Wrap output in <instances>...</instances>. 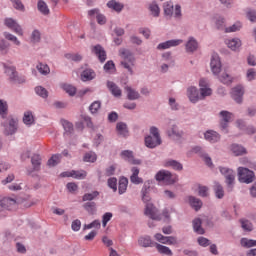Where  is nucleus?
I'll list each match as a JSON object with an SVG mask.
<instances>
[{
    "instance_id": "nucleus-1",
    "label": "nucleus",
    "mask_w": 256,
    "mask_h": 256,
    "mask_svg": "<svg viewBox=\"0 0 256 256\" xmlns=\"http://www.w3.org/2000/svg\"><path fill=\"white\" fill-rule=\"evenodd\" d=\"M149 189H151V186L149 183H145L142 190V201L143 203H146L145 207V215L152 219V221H161V215H159V211L153 204L149 203L151 201V197L149 196Z\"/></svg>"
},
{
    "instance_id": "nucleus-2",
    "label": "nucleus",
    "mask_w": 256,
    "mask_h": 256,
    "mask_svg": "<svg viewBox=\"0 0 256 256\" xmlns=\"http://www.w3.org/2000/svg\"><path fill=\"white\" fill-rule=\"evenodd\" d=\"M145 145L149 149H155V147L161 145V135L159 134V129H157V127L152 126L150 128V135L145 137Z\"/></svg>"
},
{
    "instance_id": "nucleus-3",
    "label": "nucleus",
    "mask_w": 256,
    "mask_h": 256,
    "mask_svg": "<svg viewBox=\"0 0 256 256\" xmlns=\"http://www.w3.org/2000/svg\"><path fill=\"white\" fill-rule=\"evenodd\" d=\"M120 57L123 59L121 61L122 67L127 69L131 75H133V67H135V57L127 49H120Z\"/></svg>"
},
{
    "instance_id": "nucleus-4",
    "label": "nucleus",
    "mask_w": 256,
    "mask_h": 256,
    "mask_svg": "<svg viewBox=\"0 0 256 256\" xmlns=\"http://www.w3.org/2000/svg\"><path fill=\"white\" fill-rule=\"evenodd\" d=\"M238 177L240 183H253L255 181V172L249 170L248 168L239 167L238 168Z\"/></svg>"
},
{
    "instance_id": "nucleus-5",
    "label": "nucleus",
    "mask_w": 256,
    "mask_h": 256,
    "mask_svg": "<svg viewBox=\"0 0 256 256\" xmlns=\"http://www.w3.org/2000/svg\"><path fill=\"white\" fill-rule=\"evenodd\" d=\"M3 67L6 75H8V77L11 81H13V83H25V77H19L14 66H9L4 63Z\"/></svg>"
},
{
    "instance_id": "nucleus-6",
    "label": "nucleus",
    "mask_w": 256,
    "mask_h": 256,
    "mask_svg": "<svg viewBox=\"0 0 256 256\" xmlns=\"http://www.w3.org/2000/svg\"><path fill=\"white\" fill-rule=\"evenodd\" d=\"M155 177L156 181H163V183H166V185H173V183L176 181L175 176H173V174L167 170H160Z\"/></svg>"
},
{
    "instance_id": "nucleus-7",
    "label": "nucleus",
    "mask_w": 256,
    "mask_h": 256,
    "mask_svg": "<svg viewBox=\"0 0 256 256\" xmlns=\"http://www.w3.org/2000/svg\"><path fill=\"white\" fill-rule=\"evenodd\" d=\"M4 24L6 25V27H8V29H11V31L16 33V35L23 37V28L21 27V25H19V23H17L16 20H14L13 18H6L4 20Z\"/></svg>"
},
{
    "instance_id": "nucleus-8",
    "label": "nucleus",
    "mask_w": 256,
    "mask_h": 256,
    "mask_svg": "<svg viewBox=\"0 0 256 256\" xmlns=\"http://www.w3.org/2000/svg\"><path fill=\"white\" fill-rule=\"evenodd\" d=\"M88 17L89 19H96L98 25H105V23H107V17H105L98 8L89 10Z\"/></svg>"
},
{
    "instance_id": "nucleus-9",
    "label": "nucleus",
    "mask_w": 256,
    "mask_h": 256,
    "mask_svg": "<svg viewBox=\"0 0 256 256\" xmlns=\"http://www.w3.org/2000/svg\"><path fill=\"white\" fill-rule=\"evenodd\" d=\"M220 117L222 118L220 127L222 131H224V133H227L228 123H231V121H233V113L229 111H221Z\"/></svg>"
},
{
    "instance_id": "nucleus-10",
    "label": "nucleus",
    "mask_w": 256,
    "mask_h": 256,
    "mask_svg": "<svg viewBox=\"0 0 256 256\" xmlns=\"http://www.w3.org/2000/svg\"><path fill=\"white\" fill-rule=\"evenodd\" d=\"M220 173L224 175L227 185L233 187V183H235V172L232 169L221 167Z\"/></svg>"
},
{
    "instance_id": "nucleus-11",
    "label": "nucleus",
    "mask_w": 256,
    "mask_h": 256,
    "mask_svg": "<svg viewBox=\"0 0 256 256\" xmlns=\"http://www.w3.org/2000/svg\"><path fill=\"white\" fill-rule=\"evenodd\" d=\"M154 239L163 245H177V238L173 236H163L161 233L154 235Z\"/></svg>"
},
{
    "instance_id": "nucleus-12",
    "label": "nucleus",
    "mask_w": 256,
    "mask_h": 256,
    "mask_svg": "<svg viewBox=\"0 0 256 256\" xmlns=\"http://www.w3.org/2000/svg\"><path fill=\"white\" fill-rule=\"evenodd\" d=\"M210 67L214 75H219V73H221V58H219V54L212 55Z\"/></svg>"
},
{
    "instance_id": "nucleus-13",
    "label": "nucleus",
    "mask_w": 256,
    "mask_h": 256,
    "mask_svg": "<svg viewBox=\"0 0 256 256\" xmlns=\"http://www.w3.org/2000/svg\"><path fill=\"white\" fill-rule=\"evenodd\" d=\"M200 86V99H205V97H209L213 93L211 88H209V84L207 83V80L205 78L200 79L199 82Z\"/></svg>"
},
{
    "instance_id": "nucleus-14",
    "label": "nucleus",
    "mask_w": 256,
    "mask_h": 256,
    "mask_svg": "<svg viewBox=\"0 0 256 256\" xmlns=\"http://www.w3.org/2000/svg\"><path fill=\"white\" fill-rule=\"evenodd\" d=\"M245 91L243 90V86H236L231 91V97L236 101V103H243V95Z\"/></svg>"
},
{
    "instance_id": "nucleus-15",
    "label": "nucleus",
    "mask_w": 256,
    "mask_h": 256,
    "mask_svg": "<svg viewBox=\"0 0 256 256\" xmlns=\"http://www.w3.org/2000/svg\"><path fill=\"white\" fill-rule=\"evenodd\" d=\"M61 177H73V179H85V177H87V172L85 170H79V171L72 170L70 172L61 173Z\"/></svg>"
},
{
    "instance_id": "nucleus-16",
    "label": "nucleus",
    "mask_w": 256,
    "mask_h": 256,
    "mask_svg": "<svg viewBox=\"0 0 256 256\" xmlns=\"http://www.w3.org/2000/svg\"><path fill=\"white\" fill-rule=\"evenodd\" d=\"M92 53H94L98 57L101 63H104V61L107 60V53L105 52V49H103V46L101 45L93 46Z\"/></svg>"
},
{
    "instance_id": "nucleus-17",
    "label": "nucleus",
    "mask_w": 256,
    "mask_h": 256,
    "mask_svg": "<svg viewBox=\"0 0 256 256\" xmlns=\"http://www.w3.org/2000/svg\"><path fill=\"white\" fill-rule=\"evenodd\" d=\"M0 205H1L2 209L11 210V209H13V207H15V205H17V200L13 199V198L6 197L0 201Z\"/></svg>"
},
{
    "instance_id": "nucleus-18",
    "label": "nucleus",
    "mask_w": 256,
    "mask_h": 256,
    "mask_svg": "<svg viewBox=\"0 0 256 256\" xmlns=\"http://www.w3.org/2000/svg\"><path fill=\"white\" fill-rule=\"evenodd\" d=\"M187 95L191 103H197L201 96H199V91L195 87H190L187 90Z\"/></svg>"
},
{
    "instance_id": "nucleus-19",
    "label": "nucleus",
    "mask_w": 256,
    "mask_h": 256,
    "mask_svg": "<svg viewBox=\"0 0 256 256\" xmlns=\"http://www.w3.org/2000/svg\"><path fill=\"white\" fill-rule=\"evenodd\" d=\"M131 171H132V175L130 176L131 183H134V185H141V183H143V178L139 177V168L132 167Z\"/></svg>"
},
{
    "instance_id": "nucleus-20",
    "label": "nucleus",
    "mask_w": 256,
    "mask_h": 256,
    "mask_svg": "<svg viewBox=\"0 0 256 256\" xmlns=\"http://www.w3.org/2000/svg\"><path fill=\"white\" fill-rule=\"evenodd\" d=\"M204 137L206 141H209L210 143H217L219 139H221V136L219 133L213 131V130H208L205 134Z\"/></svg>"
},
{
    "instance_id": "nucleus-21",
    "label": "nucleus",
    "mask_w": 256,
    "mask_h": 256,
    "mask_svg": "<svg viewBox=\"0 0 256 256\" xmlns=\"http://www.w3.org/2000/svg\"><path fill=\"white\" fill-rule=\"evenodd\" d=\"M17 131V121L15 119L8 120V125L5 126V135H13Z\"/></svg>"
},
{
    "instance_id": "nucleus-22",
    "label": "nucleus",
    "mask_w": 256,
    "mask_h": 256,
    "mask_svg": "<svg viewBox=\"0 0 256 256\" xmlns=\"http://www.w3.org/2000/svg\"><path fill=\"white\" fill-rule=\"evenodd\" d=\"M121 157L134 165H139V163H141V161L133 159V151L124 150L121 152Z\"/></svg>"
},
{
    "instance_id": "nucleus-23",
    "label": "nucleus",
    "mask_w": 256,
    "mask_h": 256,
    "mask_svg": "<svg viewBox=\"0 0 256 256\" xmlns=\"http://www.w3.org/2000/svg\"><path fill=\"white\" fill-rule=\"evenodd\" d=\"M225 43L232 51H237L241 47V40L239 38L227 39Z\"/></svg>"
},
{
    "instance_id": "nucleus-24",
    "label": "nucleus",
    "mask_w": 256,
    "mask_h": 256,
    "mask_svg": "<svg viewBox=\"0 0 256 256\" xmlns=\"http://www.w3.org/2000/svg\"><path fill=\"white\" fill-rule=\"evenodd\" d=\"M107 87L109 91L112 93V95H114V97H121V88H119V86H117L115 82L108 81Z\"/></svg>"
},
{
    "instance_id": "nucleus-25",
    "label": "nucleus",
    "mask_w": 256,
    "mask_h": 256,
    "mask_svg": "<svg viewBox=\"0 0 256 256\" xmlns=\"http://www.w3.org/2000/svg\"><path fill=\"white\" fill-rule=\"evenodd\" d=\"M168 135L172 139H181V137H183V131L179 130L176 125H172V127L168 130Z\"/></svg>"
},
{
    "instance_id": "nucleus-26",
    "label": "nucleus",
    "mask_w": 256,
    "mask_h": 256,
    "mask_svg": "<svg viewBox=\"0 0 256 256\" xmlns=\"http://www.w3.org/2000/svg\"><path fill=\"white\" fill-rule=\"evenodd\" d=\"M183 40H168L158 45V49H169V47H177V45H181Z\"/></svg>"
},
{
    "instance_id": "nucleus-27",
    "label": "nucleus",
    "mask_w": 256,
    "mask_h": 256,
    "mask_svg": "<svg viewBox=\"0 0 256 256\" xmlns=\"http://www.w3.org/2000/svg\"><path fill=\"white\" fill-rule=\"evenodd\" d=\"M155 243L153 242V240H151L150 236H144L139 238L138 240V245H140V247H155Z\"/></svg>"
},
{
    "instance_id": "nucleus-28",
    "label": "nucleus",
    "mask_w": 256,
    "mask_h": 256,
    "mask_svg": "<svg viewBox=\"0 0 256 256\" xmlns=\"http://www.w3.org/2000/svg\"><path fill=\"white\" fill-rule=\"evenodd\" d=\"M154 247H156L158 253H160L161 255L173 256V251H171L170 248L167 246H163L156 242L154 244Z\"/></svg>"
},
{
    "instance_id": "nucleus-29",
    "label": "nucleus",
    "mask_w": 256,
    "mask_h": 256,
    "mask_svg": "<svg viewBox=\"0 0 256 256\" xmlns=\"http://www.w3.org/2000/svg\"><path fill=\"white\" fill-rule=\"evenodd\" d=\"M198 47H199V44L197 43V40L194 38H190L186 43V51L188 53H193V51H197Z\"/></svg>"
},
{
    "instance_id": "nucleus-30",
    "label": "nucleus",
    "mask_w": 256,
    "mask_h": 256,
    "mask_svg": "<svg viewBox=\"0 0 256 256\" xmlns=\"http://www.w3.org/2000/svg\"><path fill=\"white\" fill-rule=\"evenodd\" d=\"M31 164L33 166V171H39L41 169V156L39 154H34L31 158Z\"/></svg>"
},
{
    "instance_id": "nucleus-31",
    "label": "nucleus",
    "mask_w": 256,
    "mask_h": 256,
    "mask_svg": "<svg viewBox=\"0 0 256 256\" xmlns=\"http://www.w3.org/2000/svg\"><path fill=\"white\" fill-rule=\"evenodd\" d=\"M129 185V180L126 177H122L119 180L118 191L120 195H123L127 191V186Z\"/></svg>"
},
{
    "instance_id": "nucleus-32",
    "label": "nucleus",
    "mask_w": 256,
    "mask_h": 256,
    "mask_svg": "<svg viewBox=\"0 0 256 256\" xmlns=\"http://www.w3.org/2000/svg\"><path fill=\"white\" fill-rule=\"evenodd\" d=\"M107 7L109 9H113V11H116L117 13H120V11H123V4L115 1V0H110L108 3H107Z\"/></svg>"
},
{
    "instance_id": "nucleus-33",
    "label": "nucleus",
    "mask_w": 256,
    "mask_h": 256,
    "mask_svg": "<svg viewBox=\"0 0 256 256\" xmlns=\"http://www.w3.org/2000/svg\"><path fill=\"white\" fill-rule=\"evenodd\" d=\"M23 123L24 125H28L29 127L30 125H33L35 123V117L33 116V112L27 111L24 113Z\"/></svg>"
},
{
    "instance_id": "nucleus-34",
    "label": "nucleus",
    "mask_w": 256,
    "mask_h": 256,
    "mask_svg": "<svg viewBox=\"0 0 256 256\" xmlns=\"http://www.w3.org/2000/svg\"><path fill=\"white\" fill-rule=\"evenodd\" d=\"M231 151L236 157H239V155H245V153H247V150H245V148L239 144H233L231 146Z\"/></svg>"
},
{
    "instance_id": "nucleus-35",
    "label": "nucleus",
    "mask_w": 256,
    "mask_h": 256,
    "mask_svg": "<svg viewBox=\"0 0 256 256\" xmlns=\"http://www.w3.org/2000/svg\"><path fill=\"white\" fill-rule=\"evenodd\" d=\"M82 81H91L95 79V72L91 69H86L81 74Z\"/></svg>"
},
{
    "instance_id": "nucleus-36",
    "label": "nucleus",
    "mask_w": 256,
    "mask_h": 256,
    "mask_svg": "<svg viewBox=\"0 0 256 256\" xmlns=\"http://www.w3.org/2000/svg\"><path fill=\"white\" fill-rule=\"evenodd\" d=\"M125 91L127 92V98L130 101H135V99H139V92L135 91V89L127 86L125 88Z\"/></svg>"
},
{
    "instance_id": "nucleus-37",
    "label": "nucleus",
    "mask_w": 256,
    "mask_h": 256,
    "mask_svg": "<svg viewBox=\"0 0 256 256\" xmlns=\"http://www.w3.org/2000/svg\"><path fill=\"white\" fill-rule=\"evenodd\" d=\"M189 203H190L191 207H193V209H195V211H199V209H201V207H203V202H201L199 200V198H195L193 196H190Z\"/></svg>"
},
{
    "instance_id": "nucleus-38",
    "label": "nucleus",
    "mask_w": 256,
    "mask_h": 256,
    "mask_svg": "<svg viewBox=\"0 0 256 256\" xmlns=\"http://www.w3.org/2000/svg\"><path fill=\"white\" fill-rule=\"evenodd\" d=\"M116 129L119 135H122L123 137H127V135H129V130H127V124L123 122L117 123Z\"/></svg>"
},
{
    "instance_id": "nucleus-39",
    "label": "nucleus",
    "mask_w": 256,
    "mask_h": 256,
    "mask_svg": "<svg viewBox=\"0 0 256 256\" xmlns=\"http://www.w3.org/2000/svg\"><path fill=\"white\" fill-rule=\"evenodd\" d=\"M201 223V219L199 218L193 220V229L198 235H203L205 233V230L201 227Z\"/></svg>"
},
{
    "instance_id": "nucleus-40",
    "label": "nucleus",
    "mask_w": 256,
    "mask_h": 256,
    "mask_svg": "<svg viewBox=\"0 0 256 256\" xmlns=\"http://www.w3.org/2000/svg\"><path fill=\"white\" fill-rule=\"evenodd\" d=\"M163 9H164V15H166V17L173 16V11H174L173 2H165L163 5Z\"/></svg>"
},
{
    "instance_id": "nucleus-41",
    "label": "nucleus",
    "mask_w": 256,
    "mask_h": 256,
    "mask_svg": "<svg viewBox=\"0 0 256 256\" xmlns=\"http://www.w3.org/2000/svg\"><path fill=\"white\" fill-rule=\"evenodd\" d=\"M164 166L172 167V169H175V171H181L183 169V165L175 160L166 161Z\"/></svg>"
},
{
    "instance_id": "nucleus-42",
    "label": "nucleus",
    "mask_w": 256,
    "mask_h": 256,
    "mask_svg": "<svg viewBox=\"0 0 256 256\" xmlns=\"http://www.w3.org/2000/svg\"><path fill=\"white\" fill-rule=\"evenodd\" d=\"M240 245H242L246 249H250V247H256V240L249 239V238H242L240 240Z\"/></svg>"
},
{
    "instance_id": "nucleus-43",
    "label": "nucleus",
    "mask_w": 256,
    "mask_h": 256,
    "mask_svg": "<svg viewBox=\"0 0 256 256\" xmlns=\"http://www.w3.org/2000/svg\"><path fill=\"white\" fill-rule=\"evenodd\" d=\"M149 11L153 17H159L161 13V9L159 8V5H157L156 2H152L149 5Z\"/></svg>"
},
{
    "instance_id": "nucleus-44",
    "label": "nucleus",
    "mask_w": 256,
    "mask_h": 256,
    "mask_svg": "<svg viewBox=\"0 0 256 256\" xmlns=\"http://www.w3.org/2000/svg\"><path fill=\"white\" fill-rule=\"evenodd\" d=\"M38 11H40V13H42V15H49L50 11H49V6H47V3H45V1L40 0L38 1Z\"/></svg>"
},
{
    "instance_id": "nucleus-45",
    "label": "nucleus",
    "mask_w": 256,
    "mask_h": 256,
    "mask_svg": "<svg viewBox=\"0 0 256 256\" xmlns=\"http://www.w3.org/2000/svg\"><path fill=\"white\" fill-rule=\"evenodd\" d=\"M214 191L217 199H223V197H225V191H223V186H221L219 183H215Z\"/></svg>"
},
{
    "instance_id": "nucleus-46",
    "label": "nucleus",
    "mask_w": 256,
    "mask_h": 256,
    "mask_svg": "<svg viewBox=\"0 0 256 256\" xmlns=\"http://www.w3.org/2000/svg\"><path fill=\"white\" fill-rule=\"evenodd\" d=\"M36 69H38V71H39V73H41V75H49V73H51V69L49 68V66L47 64L39 63L36 66Z\"/></svg>"
},
{
    "instance_id": "nucleus-47",
    "label": "nucleus",
    "mask_w": 256,
    "mask_h": 256,
    "mask_svg": "<svg viewBox=\"0 0 256 256\" xmlns=\"http://www.w3.org/2000/svg\"><path fill=\"white\" fill-rule=\"evenodd\" d=\"M62 89L68 93V95H70L71 97H73L75 95V93H77V88H75L73 85L71 84H62Z\"/></svg>"
},
{
    "instance_id": "nucleus-48",
    "label": "nucleus",
    "mask_w": 256,
    "mask_h": 256,
    "mask_svg": "<svg viewBox=\"0 0 256 256\" xmlns=\"http://www.w3.org/2000/svg\"><path fill=\"white\" fill-rule=\"evenodd\" d=\"M83 160L86 163H95L97 161V154H95L94 152H88L84 155Z\"/></svg>"
},
{
    "instance_id": "nucleus-49",
    "label": "nucleus",
    "mask_w": 256,
    "mask_h": 256,
    "mask_svg": "<svg viewBox=\"0 0 256 256\" xmlns=\"http://www.w3.org/2000/svg\"><path fill=\"white\" fill-rule=\"evenodd\" d=\"M61 161V154H54L49 160H48V166L49 167H55L58 163Z\"/></svg>"
},
{
    "instance_id": "nucleus-50",
    "label": "nucleus",
    "mask_w": 256,
    "mask_h": 256,
    "mask_svg": "<svg viewBox=\"0 0 256 256\" xmlns=\"http://www.w3.org/2000/svg\"><path fill=\"white\" fill-rule=\"evenodd\" d=\"M101 109V101H94L89 106V111L92 113V115H95L99 110Z\"/></svg>"
},
{
    "instance_id": "nucleus-51",
    "label": "nucleus",
    "mask_w": 256,
    "mask_h": 256,
    "mask_svg": "<svg viewBox=\"0 0 256 256\" xmlns=\"http://www.w3.org/2000/svg\"><path fill=\"white\" fill-rule=\"evenodd\" d=\"M99 197V191H94L92 193H86L83 195V201H93V199H97Z\"/></svg>"
},
{
    "instance_id": "nucleus-52",
    "label": "nucleus",
    "mask_w": 256,
    "mask_h": 256,
    "mask_svg": "<svg viewBox=\"0 0 256 256\" xmlns=\"http://www.w3.org/2000/svg\"><path fill=\"white\" fill-rule=\"evenodd\" d=\"M36 94L42 97L43 99H47L49 97V92L47 89L43 88L42 86H38L35 88Z\"/></svg>"
},
{
    "instance_id": "nucleus-53",
    "label": "nucleus",
    "mask_w": 256,
    "mask_h": 256,
    "mask_svg": "<svg viewBox=\"0 0 256 256\" xmlns=\"http://www.w3.org/2000/svg\"><path fill=\"white\" fill-rule=\"evenodd\" d=\"M219 79H220L221 83H224V85H229V83H231V81H233V78L227 73H222L219 76Z\"/></svg>"
},
{
    "instance_id": "nucleus-54",
    "label": "nucleus",
    "mask_w": 256,
    "mask_h": 256,
    "mask_svg": "<svg viewBox=\"0 0 256 256\" xmlns=\"http://www.w3.org/2000/svg\"><path fill=\"white\" fill-rule=\"evenodd\" d=\"M240 223L244 231H253V224H251V222H249L248 220L241 219Z\"/></svg>"
},
{
    "instance_id": "nucleus-55",
    "label": "nucleus",
    "mask_w": 256,
    "mask_h": 256,
    "mask_svg": "<svg viewBox=\"0 0 256 256\" xmlns=\"http://www.w3.org/2000/svg\"><path fill=\"white\" fill-rule=\"evenodd\" d=\"M242 25L241 22H236L234 25L225 28L226 33H235V31H239Z\"/></svg>"
},
{
    "instance_id": "nucleus-56",
    "label": "nucleus",
    "mask_w": 256,
    "mask_h": 256,
    "mask_svg": "<svg viewBox=\"0 0 256 256\" xmlns=\"http://www.w3.org/2000/svg\"><path fill=\"white\" fill-rule=\"evenodd\" d=\"M31 43H39L41 41V32L34 30L30 37Z\"/></svg>"
},
{
    "instance_id": "nucleus-57",
    "label": "nucleus",
    "mask_w": 256,
    "mask_h": 256,
    "mask_svg": "<svg viewBox=\"0 0 256 256\" xmlns=\"http://www.w3.org/2000/svg\"><path fill=\"white\" fill-rule=\"evenodd\" d=\"M4 37L5 39H8V41H12L14 42V44L16 45H21V42L19 41V39H17V37L9 32H5L4 33Z\"/></svg>"
},
{
    "instance_id": "nucleus-58",
    "label": "nucleus",
    "mask_w": 256,
    "mask_h": 256,
    "mask_svg": "<svg viewBox=\"0 0 256 256\" xmlns=\"http://www.w3.org/2000/svg\"><path fill=\"white\" fill-rule=\"evenodd\" d=\"M84 209L90 213V215H93L95 213V202H87L84 204Z\"/></svg>"
},
{
    "instance_id": "nucleus-59",
    "label": "nucleus",
    "mask_w": 256,
    "mask_h": 256,
    "mask_svg": "<svg viewBox=\"0 0 256 256\" xmlns=\"http://www.w3.org/2000/svg\"><path fill=\"white\" fill-rule=\"evenodd\" d=\"M62 125L64 127V131L66 133H73V124L67 120L62 121Z\"/></svg>"
},
{
    "instance_id": "nucleus-60",
    "label": "nucleus",
    "mask_w": 256,
    "mask_h": 256,
    "mask_svg": "<svg viewBox=\"0 0 256 256\" xmlns=\"http://www.w3.org/2000/svg\"><path fill=\"white\" fill-rule=\"evenodd\" d=\"M113 219V213L111 212H106L103 217H102V225L103 227H107V222L111 221Z\"/></svg>"
},
{
    "instance_id": "nucleus-61",
    "label": "nucleus",
    "mask_w": 256,
    "mask_h": 256,
    "mask_svg": "<svg viewBox=\"0 0 256 256\" xmlns=\"http://www.w3.org/2000/svg\"><path fill=\"white\" fill-rule=\"evenodd\" d=\"M66 59H69L70 61H81V59H83V57L80 54H65Z\"/></svg>"
},
{
    "instance_id": "nucleus-62",
    "label": "nucleus",
    "mask_w": 256,
    "mask_h": 256,
    "mask_svg": "<svg viewBox=\"0 0 256 256\" xmlns=\"http://www.w3.org/2000/svg\"><path fill=\"white\" fill-rule=\"evenodd\" d=\"M0 115L3 119L7 115V102H3L2 100H0Z\"/></svg>"
},
{
    "instance_id": "nucleus-63",
    "label": "nucleus",
    "mask_w": 256,
    "mask_h": 256,
    "mask_svg": "<svg viewBox=\"0 0 256 256\" xmlns=\"http://www.w3.org/2000/svg\"><path fill=\"white\" fill-rule=\"evenodd\" d=\"M13 3V7L18 11H25V6L21 2V0H10Z\"/></svg>"
},
{
    "instance_id": "nucleus-64",
    "label": "nucleus",
    "mask_w": 256,
    "mask_h": 256,
    "mask_svg": "<svg viewBox=\"0 0 256 256\" xmlns=\"http://www.w3.org/2000/svg\"><path fill=\"white\" fill-rule=\"evenodd\" d=\"M108 187H110L114 192L117 191V178L113 177L108 179Z\"/></svg>"
}]
</instances>
